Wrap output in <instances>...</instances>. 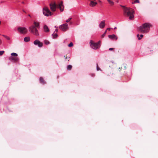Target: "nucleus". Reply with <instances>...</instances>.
Here are the masks:
<instances>
[{
    "mask_svg": "<svg viewBox=\"0 0 158 158\" xmlns=\"http://www.w3.org/2000/svg\"><path fill=\"white\" fill-rule=\"evenodd\" d=\"M27 32L28 30L26 28L24 27H20V34H22L23 35H25L27 33Z\"/></svg>",
    "mask_w": 158,
    "mask_h": 158,
    "instance_id": "obj_9",
    "label": "nucleus"
},
{
    "mask_svg": "<svg viewBox=\"0 0 158 158\" xmlns=\"http://www.w3.org/2000/svg\"><path fill=\"white\" fill-rule=\"evenodd\" d=\"M152 26L151 24L146 23L143 24L139 29V31L142 33H148L150 30V28Z\"/></svg>",
    "mask_w": 158,
    "mask_h": 158,
    "instance_id": "obj_3",
    "label": "nucleus"
},
{
    "mask_svg": "<svg viewBox=\"0 0 158 158\" xmlns=\"http://www.w3.org/2000/svg\"><path fill=\"white\" fill-rule=\"evenodd\" d=\"M44 30L46 32H48L49 31V30L48 27L46 25L44 26Z\"/></svg>",
    "mask_w": 158,
    "mask_h": 158,
    "instance_id": "obj_15",
    "label": "nucleus"
},
{
    "mask_svg": "<svg viewBox=\"0 0 158 158\" xmlns=\"http://www.w3.org/2000/svg\"><path fill=\"white\" fill-rule=\"evenodd\" d=\"M116 29V27H115L114 28V29Z\"/></svg>",
    "mask_w": 158,
    "mask_h": 158,
    "instance_id": "obj_42",
    "label": "nucleus"
},
{
    "mask_svg": "<svg viewBox=\"0 0 158 158\" xmlns=\"http://www.w3.org/2000/svg\"><path fill=\"white\" fill-rule=\"evenodd\" d=\"M110 29L111 28H107L106 30L107 31V30H108L109 31H110Z\"/></svg>",
    "mask_w": 158,
    "mask_h": 158,
    "instance_id": "obj_34",
    "label": "nucleus"
},
{
    "mask_svg": "<svg viewBox=\"0 0 158 158\" xmlns=\"http://www.w3.org/2000/svg\"><path fill=\"white\" fill-rule=\"evenodd\" d=\"M120 68H119L118 69V70H119V71H120Z\"/></svg>",
    "mask_w": 158,
    "mask_h": 158,
    "instance_id": "obj_38",
    "label": "nucleus"
},
{
    "mask_svg": "<svg viewBox=\"0 0 158 158\" xmlns=\"http://www.w3.org/2000/svg\"><path fill=\"white\" fill-rule=\"evenodd\" d=\"M100 41L97 43H94L92 40H91L90 42V47L93 49H97L100 47Z\"/></svg>",
    "mask_w": 158,
    "mask_h": 158,
    "instance_id": "obj_5",
    "label": "nucleus"
},
{
    "mask_svg": "<svg viewBox=\"0 0 158 158\" xmlns=\"http://www.w3.org/2000/svg\"><path fill=\"white\" fill-rule=\"evenodd\" d=\"M28 16H29V17H31V15H28Z\"/></svg>",
    "mask_w": 158,
    "mask_h": 158,
    "instance_id": "obj_39",
    "label": "nucleus"
},
{
    "mask_svg": "<svg viewBox=\"0 0 158 158\" xmlns=\"http://www.w3.org/2000/svg\"><path fill=\"white\" fill-rule=\"evenodd\" d=\"M35 27L39 28V24L38 23H36L34 22V25Z\"/></svg>",
    "mask_w": 158,
    "mask_h": 158,
    "instance_id": "obj_17",
    "label": "nucleus"
},
{
    "mask_svg": "<svg viewBox=\"0 0 158 158\" xmlns=\"http://www.w3.org/2000/svg\"><path fill=\"white\" fill-rule=\"evenodd\" d=\"M29 31L34 35L38 36L39 35L38 31L34 25H32L29 27Z\"/></svg>",
    "mask_w": 158,
    "mask_h": 158,
    "instance_id": "obj_7",
    "label": "nucleus"
},
{
    "mask_svg": "<svg viewBox=\"0 0 158 158\" xmlns=\"http://www.w3.org/2000/svg\"><path fill=\"white\" fill-rule=\"evenodd\" d=\"M107 1L110 4L112 5H113L114 4V3L112 1H110V0H108Z\"/></svg>",
    "mask_w": 158,
    "mask_h": 158,
    "instance_id": "obj_24",
    "label": "nucleus"
},
{
    "mask_svg": "<svg viewBox=\"0 0 158 158\" xmlns=\"http://www.w3.org/2000/svg\"><path fill=\"white\" fill-rule=\"evenodd\" d=\"M53 38V39L56 38L58 36V35L57 33H54L52 34Z\"/></svg>",
    "mask_w": 158,
    "mask_h": 158,
    "instance_id": "obj_19",
    "label": "nucleus"
},
{
    "mask_svg": "<svg viewBox=\"0 0 158 158\" xmlns=\"http://www.w3.org/2000/svg\"><path fill=\"white\" fill-rule=\"evenodd\" d=\"M72 19V18H70L69 19H68L67 20H66V22L67 23H68L69 22L70 20Z\"/></svg>",
    "mask_w": 158,
    "mask_h": 158,
    "instance_id": "obj_31",
    "label": "nucleus"
},
{
    "mask_svg": "<svg viewBox=\"0 0 158 158\" xmlns=\"http://www.w3.org/2000/svg\"><path fill=\"white\" fill-rule=\"evenodd\" d=\"M91 75L92 77H94L95 76V74H92Z\"/></svg>",
    "mask_w": 158,
    "mask_h": 158,
    "instance_id": "obj_35",
    "label": "nucleus"
},
{
    "mask_svg": "<svg viewBox=\"0 0 158 158\" xmlns=\"http://www.w3.org/2000/svg\"><path fill=\"white\" fill-rule=\"evenodd\" d=\"M126 66L127 65L125 64H123L122 65V66L121 67V68H122V67H123L124 69V70L126 69Z\"/></svg>",
    "mask_w": 158,
    "mask_h": 158,
    "instance_id": "obj_21",
    "label": "nucleus"
},
{
    "mask_svg": "<svg viewBox=\"0 0 158 158\" xmlns=\"http://www.w3.org/2000/svg\"><path fill=\"white\" fill-rule=\"evenodd\" d=\"M97 71H99V70L101 71L102 70L101 69L99 68V67H98V64H97Z\"/></svg>",
    "mask_w": 158,
    "mask_h": 158,
    "instance_id": "obj_27",
    "label": "nucleus"
},
{
    "mask_svg": "<svg viewBox=\"0 0 158 158\" xmlns=\"http://www.w3.org/2000/svg\"><path fill=\"white\" fill-rule=\"evenodd\" d=\"M55 27L56 28H58V27H57L56 26H55Z\"/></svg>",
    "mask_w": 158,
    "mask_h": 158,
    "instance_id": "obj_40",
    "label": "nucleus"
},
{
    "mask_svg": "<svg viewBox=\"0 0 158 158\" xmlns=\"http://www.w3.org/2000/svg\"><path fill=\"white\" fill-rule=\"evenodd\" d=\"M1 22L0 21V24H1Z\"/></svg>",
    "mask_w": 158,
    "mask_h": 158,
    "instance_id": "obj_43",
    "label": "nucleus"
},
{
    "mask_svg": "<svg viewBox=\"0 0 158 158\" xmlns=\"http://www.w3.org/2000/svg\"><path fill=\"white\" fill-rule=\"evenodd\" d=\"M72 68V66L71 65H69L67 67V69L69 70H70Z\"/></svg>",
    "mask_w": 158,
    "mask_h": 158,
    "instance_id": "obj_20",
    "label": "nucleus"
},
{
    "mask_svg": "<svg viewBox=\"0 0 158 158\" xmlns=\"http://www.w3.org/2000/svg\"><path fill=\"white\" fill-rule=\"evenodd\" d=\"M64 57L65 58V59H66V60L68 59V61L69 60V58H70L69 57L67 56V55H66V56H64Z\"/></svg>",
    "mask_w": 158,
    "mask_h": 158,
    "instance_id": "obj_30",
    "label": "nucleus"
},
{
    "mask_svg": "<svg viewBox=\"0 0 158 158\" xmlns=\"http://www.w3.org/2000/svg\"><path fill=\"white\" fill-rule=\"evenodd\" d=\"M3 36L6 39H7V40H10V38L9 37L6 35H3Z\"/></svg>",
    "mask_w": 158,
    "mask_h": 158,
    "instance_id": "obj_25",
    "label": "nucleus"
},
{
    "mask_svg": "<svg viewBox=\"0 0 158 158\" xmlns=\"http://www.w3.org/2000/svg\"><path fill=\"white\" fill-rule=\"evenodd\" d=\"M90 1V3L89 5L90 6L93 7L95 6L97 4V3L96 2H94L93 1L89 0Z\"/></svg>",
    "mask_w": 158,
    "mask_h": 158,
    "instance_id": "obj_13",
    "label": "nucleus"
},
{
    "mask_svg": "<svg viewBox=\"0 0 158 158\" xmlns=\"http://www.w3.org/2000/svg\"><path fill=\"white\" fill-rule=\"evenodd\" d=\"M137 36L138 38V39L139 40H140L143 37V35L141 34L139 35V34H138L137 35Z\"/></svg>",
    "mask_w": 158,
    "mask_h": 158,
    "instance_id": "obj_18",
    "label": "nucleus"
},
{
    "mask_svg": "<svg viewBox=\"0 0 158 158\" xmlns=\"http://www.w3.org/2000/svg\"><path fill=\"white\" fill-rule=\"evenodd\" d=\"M105 21L103 20L99 24V27L101 28H103L105 26Z\"/></svg>",
    "mask_w": 158,
    "mask_h": 158,
    "instance_id": "obj_12",
    "label": "nucleus"
},
{
    "mask_svg": "<svg viewBox=\"0 0 158 158\" xmlns=\"http://www.w3.org/2000/svg\"><path fill=\"white\" fill-rule=\"evenodd\" d=\"M44 15L47 17L51 16L53 15V13L50 11L49 9L46 7H44L43 10Z\"/></svg>",
    "mask_w": 158,
    "mask_h": 158,
    "instance_id": "obj_6",
    "label": "nucleus"
},
{
    "mask_svg": "<svg viewBox=\"0 0 158 158\" xmlns=\"http://www.w3.org/2000/svg\"><path fill=\"white\" fill-rule=\"evenodd\" d=\"M22 3L24 4V2H22Z\"/></svg>",
    "mask_w": 158,
    "mask_h": 158,
    "instance_id": "obj_41",
    "label": "nucleus"
},
{
    "mask_svg": "<svg viewBox=\"0 0 158 158\" xmlns=\"http://www.w3.org/2000/svg\"><path fill=\"white\" fill-rule=\"evenodd\" d=\"M59 28L63 31H65L68 28V25L67 23L64 24L59 26Z\"/></svg>",
    "mask_w": 158,
    "mask_h": 158,
    "instance_id": "obj_8",
    "label": "nucleus"
},
{
    "mask_svg": "<svg viewBox=\"0 0 158 158\" xmlns=\"http://www.w3.org/2000/svg\"><path fill=\"white\" fill-rule=\"evenodd\" d=\"M49 6L50 9L52 12L55 11L56 8L59 9L61 12L63 11L64 10V6L62 1L57 4L55 2H51Z\"/></svg>",
    "mask_w": 158,
    "mask_h": 158,
    "instance_id": "obj_1",
    "label": "nucleus"
},
{
    "mask_svg": "<svg viewBox=\"0 0 158 158\" xmlns=\"http://www.w3.org/2000/svg\"><path fill=\"white\" fill-rule=\"evenodd\" d=\"M34 44L35 45H38L39 47H41L43 45L42 43L41 42L38 40H36L34 42Z\"/></svg>",
    "mask_w": 158,
    "mask_h": 158,
    "instance_id": "obj_10",
    "label": "nucleus"
},
{
    "mask_svg": "<svg viewBox=\"0 0 158 158\" xmlns=\"http://www.w3.org/2000/svg\"><path fill=\"white\" fill-rule=\"evenodd\" d=\"M30 38L29 37H26L24 39V40L25 42H27L30 41Z\"/></svg>",
    "mask_w": 158,
    "mask_h": 158,
    "instance_id": "obj_16",
    "label": "nucleus"
},
{
    "mask_svg": "<svg viewBox=\"0 0 158 158\" xmlns=\"http://www.w3.org/2000/svg\"><path fill=\"white\" fill-rule=\"evenodd\" d=\"M114 48H110L109 49V50L110 51H114Z\"/></svg>",
    "mask_w": 158,
    "mask_h": 158,
    "instance_id": "obj_32",
    "label": "nucleus"
},
{
    "mask_svg": "<svg viewBox=\"0 0 158 158\" xmlns=\"http://www.w3.org/2000/svg\"><path fill=\"white\" fill-rule=\"evenodd\" d=\"M121 6L123 8L124 14L127 16L129 17V19H132L134 17V14L135 13L134 10L130 7H127L123 6Z\"/></svg>",
    "mask_w": 158,
    "mask_h": 158,
    "instance_id": "obj_2",
    "label": "nucleus"
},
{
    "mask_svg": "<svg viewBox=\"0 0 158 158\" xmlns=\"http://www.w3.org/2000/svg\"><path fill=\"white\" fill-rule=\"evenodd\" d=\"M139 0H135L133 2H132V4H134L135 3H139Z\"/></svg>",
    "mask_w": 158,
    "mask_h": 158,
    "instance_id": "obj_22",
    "label": "nucleus"
},
{
    "mask_svg": "<svg viewBox=\"0 0 158 158\" xmlns=\"http://www.w3.org/2000/svg\"><path fill=\"white\" fill-rule=\"evenodd\" d=\"M2 43L1 40L0 39V44H1Z\"/></svg>",
    "mask_w": 158,
    "mask_h": 158,
    "instance_id": "obj_36",
    "label": "nucleus"
},
{
    "mask_svg": "<svg viewBox=\"0 0 158 158\" xmlns=\"http://www.w3.org/2000/svg\"><path fill=\"white\" fill-rule=\"evenodd\" d=\"M58 28H56V30H55V32H54V33H55V32H57L58 31Z\"/></svg>",
    "mask_w": 158,
    "mask_h": 158,
    "instance_id": "obj_33",
    "label": "nucleus"
},
{
    "mask_svg": "<svg viewBox=\"0 0 158 158\" xmlns=\"http://www.w3.org/2000/svg\"><path fill=\"white\" fill-rule=\"evenodd\" d=\"M40 83L43 84H46V82L44 81V79L42 77H40Z\"/></svg>",
    "mask_w": 158,
    "mask_h": 158,
    "instance_id": "obj_14",
    "label": "nucleus"
},
{
    "mask_svg": "<svg viewBox=\"0 0 158 158\" xmlns=\"http://www.w3.org/2000/svg\"><path fill=\"white\" fill-rule=\"evenodd\" d=\"M73 46V44L72 42H71L69 45L68 46L69 47H72Z\"/></svg>",
    "mask_w": 158,
    "mask_h": 158,
    "instance_id": "obj_29",
    "label": "nucleus"
},
{
    "mask_svg": "<svg viewBox=\"0 0 158 158\" xmlns=\"http://www.w3.org/2000/svg\"><path fill=\"white\" fill-rule=\"evenodd\" d=\"M44 43L46 44H49V41L47 40H45L44 41Z\"/></svg>",
    "mask_w": 158,
    "mask_h": 158,
    "instance_id": "obj_26",
    "label": "nucleus"
},
{
    "mask_svg": "<svg viewBox=\"0 0 158 158\" xmlns=\"http://www.w3.org/2000/svg\"><path fill=\"white\" fill-rule=\"evenodd\" d=\"M11 56L9 57V60L11 61L15 62L19 60V58H18V54L14 52L12 53L11 54Z\"/></svg>",
    "mask_w": 158,
    "mask_h": 158,
    "instance_id": "obj_4",
    "label": "nucleus"
},
{
    "mask_svg": "<svg viewBox=\"0 0 158 158\" xmlns=\"http://www.w3.org/2000/svg\"><path fill=\"white\" fill-rule=\"evenodd\" d=\"M18 30L19 31L20 30V27H18Z\"/></svg>",
    "mask_w": 158,
    "mask_h": 158,
    "instance_id": "obj_37",
    "label": "nucleus"
},
{
    "mask_svg": "<svg viewBox=\"0 0 158 158\" xmlns=\"http://www.w3.org/2000/svg\"><path fill=\"white\" fill-rule=\"evenodd\" d=\"M106 30L105 32H104V33L101 36V37L102 38H103L104 37V36H105L106 34Z\"/></svg>",
    "mask_w": 158,
    "mask_h": 158,
    "instance_id": "obj_23",
    "label": "nucleus"
},
{
    "mask_svg": "<svg viewBox=\"0 0 158 158\" xmlns=\"http://www.w3.org/2000/svg\"><path fill=\"white\" fill-rule=\"evenodd\" d=\"M24 1H25V0H24Z\"/></svg>",
    "mask_w": 158,
    "mask_h": 158,
    "instance_id": "obj_44",
    "label": "nucleus"
},
{
    "mask_svg": "<svg viewBox=\"0 0 158 158\" xmlns=\"http://www.w3.org/2000/svg\"><path fill=\"white\" fill-rule=\"evenodd\" d=\"M5 51H0V56H2L3 53H4Z\"/></svg>",
    "mask_w": 158,
    "mask_h": 158,
    "instance_id": "obj_28",
    "label": "nucleus"
},
{
    "mask_svg": "<svg viewBox=\"0 0 158 158\" xmlns=\"http://www.w3.org/2000/svg\"><path fill=\"white\" fill-rule=\"evenodd\" d=\"M108 37L110 39L114 40H117L118 39L117 37L115 35H108Z\"/></svg>",
    "mask_w": 158,
    "mask_h": 158,
    "instance_id": "obj_11",
    "label": "nucleus"
}]
</instances>
